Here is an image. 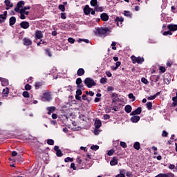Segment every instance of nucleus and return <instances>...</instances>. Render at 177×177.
Segmentation results:
<instances>
[{
	"mask_svg": "<svg viewBox=\"0 0 177 177\" xmlns=\"http://www.w3.org/2000/svg\"><path fill=\"white\" fill-rule=\"evenodd\" d=\"M110 32V29L109 28H98L96 30L95 34L97 35H99L100 37H102L103 35H105V34H107V32Z\"/></svg>",
	"mask_w": 177,
	"mask_h": 177,
	"instance_id": "obj_1",
	"label": "nucleus"
},
{
	"mask_svg": "<svg viewBox=\"0 0 177 177\" xmlns=\"http://www.w3.org/2000/svg\"><path fill=\"white\" fill-rule=\"evenodd\" d=\"M84 84L86 85L87 88H92V86H96V82L91 77H86L84 80Z\"/></svg>",
	"mask_w": 177,
	"mask_h": 177,
	"instance_id": "obj_2",
	"label": "nucleus"
},
{
	"mask_svg": "<svg viewBox=\"0 0 177 177\" xmlns=\"http://www.w3.org/2000/svg\"><path fill=\"white\" fill-rule=\"evenodd\" d=\"M17 13H19L20 15V19L21 20H24L26 19V16H28L29 12L25 10L24 8H21L19 11H17Z\"/></svg>",
	"mask_w": 177,
	"mask_h": 177,
	"instance_id": "obj_3",
	"label": "nucleus"
},
{
	"mask_svg": "<svg viewBox=\"0 0 177 177\" xmlns=\"http://www.w3.org/2000/svg\"><path fill=\"white\" fill-rule=\"evenodd\" d=\"M131 59L133 64L138 63V64H142V63L145 62V59H143V57H136L133 55L131 57Z\"/></svg>",
	"mask_w": 177,
	"mask_h": 177,
	"instance_id": "obj_4",
	"label": "nucleus"
},
{
	"mask_svg": "<svg viewBox=\"0 0 177 177\" xmlns=\"http://www.w3.org/2000/svg\"><path fill=\"white\" fill-rule=\"evenodd\" d=\"M41 99L42 102H49L52 99V97H50V93L49 91L44 93Z\"/></svg>",
	"mask_w": 177,
	"mask_h": 177,
	"instance_id": "obj_5",
	"label": "nucleus"
},
{
	"mask_svg": "<svg viewBox=\"0 0 177 177\" xmlns=\"http://www.w3.org/2000/svg\"><path fill=\"white\" fill-rule=\"evenodd\" d=\"M23 6H24V1H21L18 2L17 7L15 8V12H19L21 9L24 8Z\"/></svg>",
	"mask_w": 177,
	"mask_h": 177,
	"instance_id": "obj_6",
	"label": "nucleus"
},
{
	"mask_svg": "<svg viewBox=\"0 0 177 177\" xmlns=\"http://www.w3.org/2000/svg\"><path fill=\"white\" fill-rule=\"evenodd\" d=\"M35 38L37 39H41L44 38V35L42 34V31L37 30L35 32Z\"/></svg>",
	"mask_w": 177,
	"mask_h": 177,
	"instance_id": "obj_7",
	"label": "nucleus"
},
{
	"mask_svg": "<svg viewBox=\"0 0 177 177\" xmlns=\"http://www.w3.org/2000/svg\"><path fill=\"white\" fill-rule=\"evenodd\" d=\"M20 26H21V28H24V30H27V28H28V27H30V23L27 22V21H22L20 24Z\"/></svg>",
	"mask_w": 177,
	"mask_h": 177,
	"instance_id": "obj_8",
	"label": "nucleus"
},
{
	"mask_svg": "<svg viewBox=\"0 0 177 177\" xmlns=\"http://www.w3.org/2000/svg\"><path fill=\"white\" fill-rule=\"evenodd\" d=\"M140 113H142V108L138 107L137 109L131 113V115H139Z\"/></svg>",
	"mask_w": 177,
	"mask_h": 177,
	"instance_id": "obj_9",
	"label": "nucleus"
},
{
	"mask_svg": "<svg viewBox=\"0 0 177 177\" xmlns=\"http://www.w3.org/2000/svg\"><path fill=\"white\" fill-rule=\"evenodd\" d=\"M102 127V121L100 120H95V127L96 129H99Z\"/></svg>",
	"mask_w": 177,
	"mask_h": 177,
	"instance_id": "obj_10",
	"label": "nucleus"
},
{
	"mask_svg": "<svg viewBox=\"0 0 177 177\" xmlns=\"http://www.w3.org/2000/svg\"><path fill=\"white\" fill-rule=\"evenodd\" d=\"M0 81H1L2 86H6L9 84V81L8 80L3 79L2 77H0Z\"/></svg>",
	"mask_w": 177,
	"mask_h": 177,
	"instance_id": "obj_11",
	"label": "nucleus"
},
{
	"mask_svg": "<svg viewBox=\"0 0 177 177\" xmlns=\"http://www.w3.org/2000/svg\"><path fill=\"white\" fill-rule=\"evenodd\" d=\"M140 120V117L138 115H134L132 116L131 118V122H138Z\"/></svg>",
	"mask_w": 177,
	"mask_h": 177,
	"instance_id": "obj_12",
	"label": "nucleus"
},
{
	"mask_svg": "<svg viewBox=\"0 0 177 177\" xmlns=\"http://www.w3.org/2000/svg\"><path fill=\"white\" fill-rule=\"evenodd\" d=\"M9 95V88H6L3 89V97H8Z\"/></svg>",
	"mask_w": 177,
	"mask_h": 177,
	"instance_id": "obj_13",
	"label": "nucleus"
},
{
	"mask_svg": "<svg viewBox=\"0 0 177 177\" xmlns=\"http://www.w3.org/2000/svg\"><path fill=\"white\" fill-rule=\"evenodd\" d=\"M24 44L26 46H28V45H31L32 44V41L30 39L24 38Z\"/></svg>",
	"mask_w": 177,
	"mask_h": 177,
	"instance_id": "obj_14",
	"label": "nucleus"
},
{
	"mask_svg": "<svg viewBox=\"0 0 177 177\" xmlns=\"http://www.w3.org/2000/svg\"><path fill=\"white\" fill-rule=\"evenodd\" d=\"M167 27L170 31H176L177 30V25L170 24Z\"/></svg>",
	"mask_w": 177,
	"mask_h": 177,
	"instance_id": "obj_15",
	"label": "nucleus"
},
{
	"mask_svg": "<svg viewBox=\"0 0 177 177\" xmlns=\"http://www.w3.org/2000/svg\"><path fill=\"white\" fill-rule=\"evenodd\" d=\"M101 19L103 21H107L109 20V15L106 13H102L101 15Z\"/></svg>",
	"mask_w": 177,
	"mask_h": 177,
	"instance_id": "obj_16",
	"label": "nucleus"
},
{
	"mask_svg": "<svg viewBox=\"0 0 177 177\" xmlns=\"http://www.w3.org/2000/svg\"><path fill=\"white\" fill-rule=\"evenodd\" d=\"M91 10H92V9L91 8H89L88 6H86L84 8V12L85 15H89V13H91Z\"/></svg>",
	"mask_w": 177,
	"mask_h": 177,
	"instance_id": "obj_17",
	"label": "nucleus"
},
{
	"mask_svg": "<svg viewBox=\"0 0 177 177\" xmlns=\"http://www.w3.org/2000/svg\"><path fill=\"white\" fill-rule=\"evenodd\" d=\"M48 110V114H52V113H55V111L56 110V107L55 106H50L47 108Z\"/></svg>",
	"mask_w": 177,
	"mask_h": 177,
	"instance_id": "obj_18",
	"label": "nucleus"
},
{
	"mask_svg": "<svg viewBox=\"0 0 177 177\" xmlns=\"http://www.w3.org/2000/svg\"><path fill=\"white\" fill-rule=\"evenodd\" d=\"M14 24H16V17H11L10 18V26H14Z\"/></svg>",
	"mask_w": 177,
	"mask_h": 177,
	"instance_id": "obj_19",
	"label": "nucleus"
},
{
	"mask_svg": "<svg viewBox=\"0 0 177 177\" xmlns=\"http://www.w3.org/2000/svg\"><path fill=\"white\" fill-rule=\"evenodd\" d=\"M84 74H85V71L84 70V68H79L77 71V75H79V77H81V75H84Z\"/></svg>",
	"mask_w": 177,
	"mask_h": 177,
	"instance_id": "obj_20",
	"label": "nucleus"
},
{
	"mask_svg": "<svg viewBox=\"0 0 177 177\" xmlns=\"http://www.w3.org/2000/svg\"><path fill=\"white\" fill-rule=\"evenodd\" d=\"M5 5L10 8H13V4L10 2V0H5Z\"/></svg>",
	"mask_w": 177,
	"mask_h": 177,
	"instance_id": "obj_21",
	"label": "nucleus"
},
{
	"mask_svg": "<svg viewBox=\"0 0 177 177\" xmlns=\"http://www.w3.org/2000/svg\"><path fill=\"white\" fill-rule=\"evenodd\" d=\"M124 110L126 113H131V111H132V106L130 105H127L124 108Z\"/></svg>",
	"mask_w": 177,
	"mask_h": 177,
	"instance_id": "obj_22",
	"label": "nucleus"
},
{
	"mask_svg": "<svg viewBox=\"0 0 177 177\" xmlns=\"http://www.w3.org/2000/svg\"><path fill=\"white\" fill-rule=\"evenodd\" d=\"M91 6H94V8H96V6H97V0H91Z\"/></svg>",
	"mask_w": 177,
	"mask_h": 177,
	"instance_id": "obj_23",
	"label": "nucleus"
},
{
	"mask_svg": "<svg viewBox=\"0 0 177 177\" xmlns=\"http://www.w3.org/2000/svg\"><path fill=\"white\" fill-rule=\"evenodd\" d=\"M110 164L111 165H117V164H118V160H117V159H113L111 160Z\"/></svg>",
	"mask_w": 177,
	"mask_h": 177,
	"instance_id": "obj_24",
	"label": "nucleus"
},
{
	"mask_svg": "<svg viewBox=\"0 0 177 177\" xmlns=\"http://www.w3.org/2000/svg\"><path fill=\"white\" fill-rule=\"evenodd\" d=\"M5 20H6V17L0 15V23H5Z\"/></svg>",
	"mask_w": 177,
	"mask_h": 177,
	"instance_id": "obj_25",
	"label": "nucleus"
},
{
	"mask_svg": "<svg viewBox=\"0 0 177 177\" xmlns=\"http://www.w3.org/2000/svg\"><path fill=\"white\" fill-rule=\"evenodd\" d=\"M65 162H73L74 161V159L73 158L67 157L64 159Z\"/></svg>",
	"mask_w": 177,
	"mask_h": 177,
	"instance_id": "obj_26",
	"label": "nucleus"
},
{
	"mask_svg": "<svg viewBox=\"0 0 177 177\" xmlns=\"http://www.w3.org/2000/svg\"><path fill=\"white\" fill-rule=\"evenodd\" d=\"M146 106L148 110H151V107H153V103H151V102H149L146 104Z\"/></svg>",
	"mask_w": 177,
	"mask_h": 177,
	"instance_id": "obj_27",
	"label": "nucleus"
},
{
	"mask_svg": "<svg viewBox=\"0 0 177 177\" xmlns=\"http://www.w3.org/2000/svg\"><path fill=\"white\" fill-rule=\"evenodd\" d=\"M133 147L136 149V150H139V149H140V144L139 142H136L133 145Z\"/></svg>",
	"mask_w": 177,
	"mask_h": 177,
	"instance_id": "obj_28",
	"label": "nucleus"
},
{
	"mask_svg": "<svg viewBox=\"0 0 177 177\" xmlns=\"http://www.w3.org/2000/svg\"><path fill=\"white\" fill-rule=\"evenodd\" d=\"M48 145H50V146H53L55 145V141L52 139L48 140H47Z\"/></svg>",
	"mask_w": 177,
	"mask_h": 177,
	"instance_id": "obj_29",
	"label": "nucleus"
},
{
	"mask_svg": "<svg viewBox=\"0 0 177 177\" xmlns=\"http://www.w3.org/2000/svg\"><path fill=\"white\" fill-rule=\"evenodd\" d=\"M95 9L97 12H103L102 7H100V6H95Z\"/></svg>",
	"mask_w": 177,
	"mask_h": 177,
	"instance_id": "obj_30",
	"label": "nucleus"
},
{
	"mask_svg": "<svg viewBox=\"0 0 177 177\" xmlns=\"http://www.w3.org/2000/svg\"><path fill=\"white\" fill-rule=\"evenodd\" d=\"M82 41L84 42H86V44H89V40L88 39H79L77 42H82Z\"/></svg>",
	"mask_w": 177,
	"mask_h": 177,
	"instance_id": "obj_31",
	"label": "nucleus"
},
{
	"mask_svg": "<svg viewBox=\"0 0 177 177\" xmlns=\"http://www.w3.org/2000/svg\"><path fill=\"white\" fill-rule=\"evenodd\" d=\"M59 10H61L62 12H64L66 10V8L64 7V5H59Z\"/></svg>",
	"mask_w": 177,
	"mask_h": 177,
	"instance_id": "obj_32",
	"label": "nucleus"
},
{
	"mask_svg": "<svg viewBox=\"0 0 177 177\" xmlns=\"http://www.w3.org/2000/svg\"><path fill=\"white\" fill-rule=\"evenodd\" d=\"M91 150H94V151L99 150V146L93 145L91 147Z\"/></svg>",
	"mask_w": 177,
	"mask_h": 177,
	"instance_id": "obj_33",
	"label": "nucleus"
},
{
	"mask_svg": "<svg viewBox=\"0 0 177 177\" xmlns=\"http://www.w3.org/2000/svg\"><path fill=\"white\" fill-rule=\"evenodd\" d=\"M24 97H30V93L28 91H24L23 93Z\"/></svg>",
	"mask_w": 177,
	"mask_h": 177,
	"instance_id": "obj_34",
	"label": "nucleus"
},
{
	"mask_svg": "<svg viewBox=\"0 0 177 177\" xmlns=\"http://www.w3.org/2000/svg\"><path fill=\"white\" fill-rule=\"evenodd\" d=\"M56 156H57V157H62V156H63V153L62 152V151L59 149V151H57L56 152Z\"/></svg>",
	"mask_w": 177,
	"mask_h": 177,
	"instance_id": "obj_35",
	"label": "nucleus"
},
{
	"mask_svg": "<svg viewBox=\"0 0 177 177\" xmlns=\"http://www.w3.org/2000/svg\"><path fill=\"white\" fill-rule=\"evenodd\" d=\"M42 84L41 82L35 83V86L36 89H39V86H41Z\"/></svg>",
	"mask_w": 177,
	"mask_h": 177,
	"instance_id": "obj_36",
	"label": "nucleus"
},
{
	"mask_svg": "<svg viewBox=\"0 0 177 177\" xmlns=\"http://www.w3.org/2000/svg\"><path fill=\"white\" fill-rule=\"evenodd\" d=\"M115 45H117V43H115V41H113L111 44V46L113 50H115L117 49V48L115 47Z\"/></svg>",
	"mask_w": 177,
	"mask_h": 177,
	"instance_id": "obj_37",
	"label": "nucleus"
},
{
	"mask_svg": "<svg viewBox=\"0 0 177 177\" xmlns=\"http://www.w3.org/2000/svg\"><path fill=\"white\" fill-rule=\"evenodd\" d=\"M100 82L101 84H106L107 82V79L105 77H102L100 80Z\"/></svg>",
	"mask_w": 177,
	"mask_h": 177,
	"instance_id": "obj_38",
	"label": "nucleus"
},
{
	"mask_svg": "<svg viewBox=\"0 0 177 177\" xmlns=\"http://www.w3.org/2000/svg\"><path fill=\"white\" fill-rule=\"evenodd\" d=\"M82 83V80H81V78H77L76 80V84L78 85H81V84Z\"/></svg>",
	"mask_w": 177,
	"mask_h": 177,
	"instance_id": "obj_39",
	"label": "nucleus"
},
{
	"mask_svg": "<svg viewBox=\"0 0 177 177\" xmlns=\"http://www.w3.org/2000/svg\"><path fill=\"white\" fill-rule=\"evenodd\" d=\"M129 99H132V100H133V102H135L136 97H135V96H133V94L129 93Z\"/></svg>",
	"mask_w": 177,
	"mask_h": 177,
	"instance_id": "obj_40",
	"label": "nucleus"
},
{
	"mask_svg": "<svg viewBox=\"0 0 177 177\" xmlns=\"http://www.w3.org/2000/svg\"><path fill=\"white\" fill-rule=\"evenodd\" d=\"M46 54L47 56H49V57H52V53H50V50H46Z\"/></svg>",
	"mask_w": 177,
	"mask_h": 177,
	"instance_id": "obj_41",
	"label": "nucleus"
},
{
	"mask_svg": "<svg viewBox=\"0 0 177 177\" xmlns=\"http://www.w3.org/2000/svg\"><path fill=\"white\" fill-rule=\"evenodd\" d=\"M115 21H117L118 23V21H120V23H122V21H124V18H120V17H117L115 19Z\"/></svg>",
	"mask_w": 177,
	"mask_h": 177,
	"instance_id": "obj_42",
	"label": "nucleus"
},
{
	"mask_svg": "<svg viewBox=\"0 0 177 177\" xmlns=\"http://www.w3.org/2000/svg\"><path fill=\"white\" fill-rule=\"evenodd\" d=\"M165 177H175V175L172 173L165 174Z\"/></svg>",
	"mask_w": 177,
	"mask_h": 177,
	"instance_id": "obj_43",
	"label": "nucleus"
},
{
	"mask_svg": "<svg viewBox=\"0 0 177 177\" xmlns=\"http://www.w3.org/2000/svg\"><path fill=\"white\" fill-rule=\"evenodd\" d=\"M120 146L125 149L127 148V143L125 142H120Z\"/></svg>",
	"mask_w": 177,
	"mask_h": 177,
	"instance_id": "obj_44",
	"label": "nucleus"
},
{
	"mask_svg": "<svg viewBox=\"0 0 177 177\" xmlns=\"http://www.w3.org/2000/svg\"><path fill=\"white\" fill-rule=\"evenodd\" d=\"M163 35H172V32H171V30L166 31L163 32Z\"/></svg>",
	"mask_w": 177,
	"mask_h": 177,
	"instance_id": "obj_45",
	"label": "nucleus"
},
{
	"mask_svg": "<svg viewBox=\"0 0 177 177\" xmlns=\"http://www.w3.org/2000/svg\"><path fill=\"white\" fill-rule=\"evenodd\" d=\"M68 42H70V44H74V42H75V40L73 38L69 37L68 39Z\"/></svg>",
	"mask_w": 177,
	"mask_h": 177,
	"instance_id": "obj_46",
	"label": "nucleus"
},
{
	"mask_svg": "<svg viewBox=\"0 0 177 177\" xmlns=\"http://www.w3.org/2000/svg\"><path fill=\"white\" fill-rule=\"evenodd\" d=\"M82 95V91L81 90H77L76 91V95L81 96Z\"/></svg>",
	"mask_w": 177,
	"mask_h": 177,
	"instance_id": "obj_47",
	"label": "nucleus"
},
{
	"mask_svg": "<svg viewBox=\"0 0 177 177\" xmlns=\"http://www.w3.org/2000/svg\"><path fill=\"white\" fill-rule=\"evenodd\" d=\"M141 81H142V82H143V84H149V81H147V80L145 77H142L141 79Z\"/></svg>",
	"mask_w": 177,
	"mask_h": 177,
	"instance_id": "obj_48",
	"label": "nucleus"
},
{
	"mask_svg": "<svg viewBox=\"0 0 177 177\" xmlns=\"http://www.w3.org/2000/svg\"><path fill=\"white\" fill-rule=\"evenodd\" d=\"M154 99H156V95H151L147 97L148 100H154Z\"/></svg>",
	"mask_w": 177,
	"mask_h": 177,
	"instance_id": "obj_49",
	"label": "nucleus"
},
{
	"mask_svg": "<svg viewBox=\"0 0 177 177\" xmlns=\"http://www.w3.org/2000/svg\"><path fill=\"white\" fill-rule=\"evenodd\" d=\"M107 91H108V92H113V91H114V87L109 86V87H107Z\"/></svg>",
	"mask_w": 177,
	"mask_h": 177,
	"instance_id": "obj_50",
	"label": "nucleus"
},
{
	"mask_svg": "<svg viewBox=\"0 0 177 177\" xmlns=\"http://www.w3.org/2000/svg\"><path fill=\"white\" fill-rule=\"evenodd\" d=\"M162 136L167 138L168 136V133L166 131H163L162 133Z\"/></svg>",
	"mask_w": 177,
	"mask_h": 177,
	"instance_id": "obj_51",
	"label": "nucleus"
},
{
	"mask_svg": "<svg viewBox=\"0 0 177 177\" xmlns=\"http://www.w3.org/2000/svg\"><path fill=\"white\" fill-rule=\"evenodd\" d=\"M25 89H26V91H30V89H31V86H30V84H26V85L25 86Z\"/></svg>",
	"mask_w": 177,
	"mask_h": 177,
	"instance_id": "obj_52",
	"label": "nucleus"
},
{
	"mask_svg": "<svg viewBox=\"0 0 177 177\" xmlns=\"http://www.w3.org/2000/svg\"><path fill=\"white\" fill-rule=\"evenodd\" d=\"M112 154H114V150L111 149L108 151V156H111Z\"/></svg>",
	"mask_w": 177,
	"mask_h": 177,
	"instance_id": "obj_53",
	"label": "nucleus"
},
{
	"mask_svg": "<svg viewBox=\"0 0 177 177\" xmlns=\"http://www.w3.org/2000/svg\"><path fill=\"white\" fill-rule=\"evenodd\" d=\"M112 97H113V99H117V98L118 97V94H117V93H113L112 94Z\"/></svg>",
	"mask_w": 177,
	"mask_h": 177,
	"instance_id": "obj_54",
	"label": "nucleus"
},
{
	"mask_svg": "<svg viewBox=\"0 0 177 177\" xmlns=\"http://www.w3.org/2000/svg\"><path fill=\"white\" fill-rule=\"evenodd\" d=\"M160 70L162 73H165V67L160 66Z\"/></svg>",
	"mask_w": 177,
	"mask_h": 177,
	"instance_id": "obj_55",
	"label": "nucleus"
},
{
	"mask_svg": "<svg viewBox=\"0 0 177 177\" xmlns=\"http://www.w3.org/2000/svg\"><path fill=\"white\" fill-rule=\"evenodd\" d=\"M66 14L64 13H61V19H66Z\"/></svg>",
	"mask_w": 177,
	"mask_h": 177,
	"instance_id": "obj_56",
	"label": "nucleus"
},
{
	"mask_svg": "<svg viewBox=\"0 0 177 177\" xmlns=\"http://www.w3.org/2000/svg\"><path fill=\"white\" fill-rule=\"evenodd\" d=\"M156 177H165V174H159Z\"/></svg>",
	"mask_w": 177,
	"mask_h": 177,
	"instance_id": "obj_57",
	"label": "nucleus"
},
{
	"mask_svg": "<svg viewBox=\"0 0 177 177\" xmlns=\"http://www.w3.org/2000/svg\"><path fill=\"white\" fill-rule=\"evenodd\" d=\"M172 100L174 102V104L176 105V103H177V97H173Z\"/></svg>",
	"mask_w": 177,
	"mask_h": 177,
	"instance_id": "obj_58",
	"label": "nucleus"
},
{
	"mask_svg": "<svg viewBox=\"0 0 177 177\" xmlns=\"http://www.w3.org/2000/svg\"><path fill=\"white\" fill-rule=\"evenodd\" d=\"M106 75H107V77H111V71H106Z\"/></svg>",
	"mask_w": 177,
	"mask_h": 177,
	"instance_id": "obj_59",
	"label": "nucleus"
},
{
	"mask_svg": "<svg viewBox=\"0 0 177 177\" xmlns=\"http://www.w3.org/2000/svg\"><path fill=\"white\" fill-rule=\"evenodd\" d=\"M126 175H127V176H128V177H131V176H132V173H131V171H127V172L126 173Z\"/></svg>",
	"mask_w": 177,
	"mask_h": 177,
	"instance_id": "obj_60",
	"label": "nucleus"
},
{
	"mask_svg": "<svg viewBox=\"0 0 177 177\" xmlns=\"http://www.w3.org/2000/svg\"><path fill=\"white\" fill-rule=\"evenodd\" d=\"M12 157H16V156H17V152L14 151L12 152Z\"/></svg>",
	"mask_w": 177,
	"mask_h": 177,
	"instance_id": "obj_61",
	"label": "nucleus"
},
{
	"mask_svg": "<svg viewBox=\"0 0 177 177\" xmlns=\"http://www.w3.org/2000/svg\"><path fill=\"white\" fill-rule=\"evenodd\" d=\"M104 120H109V118H110V115L105 114L104 115Z\"/></svg>",
	"mask_w": 177,
	"mask_h": 177,
	"instance_id": "obj_62",
	"label": "nucleus"
},
{
	"mask_svg": "<svg viewBox=\"0 0 177 177\" xmlns=\"http://www.w3.org/2000/svg\"><path fill=\"white\" fill-rule=\"evenodd\" d=\"M120 66H121V62H117L115 63V66L118 68L120 67Z\"/></svg>",
	"mask_w": 177,
	"mask_h": 177,
	"instance_id": "obj_63",
	"label": "nucleus"
},
{
	"mask_svg": "<svg viewBox=\"0 0 177 177\" xmlns=\"http://www.w3.org/2000/svg\"><path fill=\"white\" fill-rule=\"evenodd\" d=\"M52 118H53V120H56V118H57V115L55 114V113H53V114L52 115Z\"/></svg>",
	"mask_w": 177,
	"mask_h": 177,
	"instance_id": "obj_64",
	"label": "nucleus"
}]
</instances>
